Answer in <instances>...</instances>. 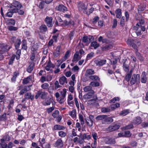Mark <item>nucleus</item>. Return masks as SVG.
<instances>
[{
  "label": "nucleus",
  "instance_id": "nucleus-57",
  "mask_svg": "<svg viewBox=\"0 0 148 148\" xmlns=\"http://www.w3.org/2000/svg\"><path fill=\"white\" fill-rule=\"evenodd\" d=\"M94 53L91 52L90 53L88 54L86 57V59L87 60H89L92 58L94 56Z\"/></svg>",
  "mask_w": 148,
  "mask_h": 148
},
{
  "label": "nucleus",
  "instance_id": "nucleus-10",
  "mask_svg": "<svg viewBox=\"0 0 148 148\" xmlns=\"http://www.w3.org/2000/svg\"><path fill=\"white\" fill-rule=\"evenodd\" d=\"M120 127V126L117 124L111 125L107 128V131L111 132L118 130Z\"/></svg>",
  "mask_w": 148,
  "mask_h": 148
},
{
  "label": "nucleus",
  "instance_id": "nucleus-29",
  "mask_svg": "<svg viewBox=\"0 0 148 148\" xmlns=\"http://www.w3.org/2000/svg\"><path fill=\"white\" fill-rule=\"evenodd\" d=\"M35 64L33 62L31 63L30 65L28 67L27 71L29 73H31L34 68Z\"/></svg>",
  "mask_w": 148,
  "mask_h": 148
},
{
  "label": "nucleus",
  "instance_id": "nucleus-32",
  "mask_svg": "<svg viewBox=\"0 0 148 148\" xmlns=\"http://www.w3.org/2000/svg\"><path fill=\"white\" fill-rule=\"evenodd\" d=\"M115 13L116 14V17L117 18H120L122 15L121 10L120 9H117L115 11Z\"/></svg>",
  "mask_w": 148,
  "mask_h": 148
},
{
  "label": "nucleus",
  "instance_id": "nucleus-31",
  "mask_svg": "<svg viewBox=\"0 0 148 148\" xmlns=\"http://www.w3.org/2000/svg\"><path fill=\"white\" fill-rule=\"evenodd\" d=\"M70 51L69 50H68L66 51L64 56L62 59V62L65 61L70 56Z\"/></svg>",
  "mask_w": 148,
  "mask_h": 148
},
{
  "label": "nucleus",
  "instance_id": "nucleus-33",
  "mask_svg": "<svg viewBox=\"0 0 148 148\" xmlns=\"http://www.w3.org/2000/svg\"><path fill=\"white\" fill-rule=\"evenodd\" d=\"M69 114L73 118L76 117V110L74 109L72 111H70L69 113Z\"/></svg>",
  "mask_w": 148,
  "mask_h": 148
},
{
  "label": "nucleus",
  "instance_id": "nucleus-54",
  "mask_svg": "<svg viewBox=\"0 0 148 148\" xmlns=\"http://www.w3.org/2000/svg\"><path fill=\"white\" fill-rule=\"evenodd\" d=\"M79 119L80 122L81 124L83 125L84 123V122L83 118V116L81 114H79Z\"/></svg>",
  "mask_w": 148,
  "mask_h": 148
},
{
  "label": "nucleus",
  "instance_id": "nucleus-19",
  "mask_svg": "<svg viewBox=\"0 0 148 148\" xmlns=\"http://www.w3.org/2000/svg\"><path fill=\"white\" fill-rule=\"evenodd\" d=\"M141 77V82L143 83H145L147 80L146 73L144 71L143 72Z\"/></svg>",
  "mask_w": 148,
  "mask_h": 148
},
{
  "label": "nucleus",
  "instance_id": "nucleus-53",
  "mask_svg": "<svg viewBox=\"0 0 148 148\" xmlns=\"http://www.w3.org/2000/svg\"><path fill=\"white\" fill-rule=\"evenodd\" d=\"M16 21L15 20L11 19L8 20V24L9 25H14Z\"/></svg>",
  "mask_w": 148,
  "mask_h": 148
},
{
  "label": "nucleus",
  "instance_id": "nucleus-23",
  "mask_svg": "<svg viewBox=\"0 0 148 148\" xmlns=\"http://www.w3.org/2000/svg\"><path fill=\"white\" fill-rule=\"evenodd\" d=\"M25 99H30L31 100H33L34 98V95H32L31 92L26 93L25 95Z\"/></svg>",
  "mask_w": 148,
  "mask_h": 148
},
{
  "label": "nucleus",
  "instance_id": "nucleus-61",
  "mask_svg": "<svg viewBox=\"0 0 148 148\" xmlns=\"http://www.w3.org/2000/svg\"><path fill=\"white\" fill-rule=\"evenodd\" d=\"M94 10V8H91L89 10L88 12H87L86 11L85 12H84V13L88 15H89L92 13Z\"/></svg>",
  "mask_w": 148,
  "mask_h": 148
},
{
  "label": "nucleus",
  "instance_id": "nucleus-58",
  "mask_svg": "<svg viewBox=\"0 0 148 148\" xmlns=\"http://www.w3.org/2000/svg\"><path fill=\"white\" fill-rule=\"evenodd\" d=\"M61 86L59 84V82L58 81H56L54 83V87L56 89H58V88H60Z\"/></svg>",
  "mask_w": 148,
  "mask_h": 148
},
{
  "label": "nucleus",
  "instance_id": "nucleus-63",
  "mask_svg": "<svg viewBox=\"0 0 148 148\" xmlns=\"http://www.w3.org/2000/svg\"><path fill=\"white\" fill-rule=\"evenodd\" d=\"M75 127L78 128V130L79 131H80L81 130V127L80 123L79 122H77L76 124Z\"/></svg>",
  "mask_w": 148,
  "mask_h": 148
},
{
  "label": "nucleus",
  "instance_id": "nucleus-43",
  "mask_svg": "<svg viewBox=\"0 0 148 148\" xmlns=\"http://www.w3.org/2000/svg\"><path fill=\"white\" fill-rule=\"evenodd\" d=\"M119 97H115L112 99L110 101V103H114L116 101H119L120 100Z\"/></svg>",
  "mask_w": 148,
  "mask_h": 148
},
{
  "label": "nucleus",
  "instance_id": "nucleus-64",
  "mask_svg": "<svg viewBox=\"0 0 148 148\" xmlns=\"http://www.w3.org/2000/svg\"><path fill=\"white\" fill-rule=\"evenodd\" d=\"M8 29L10 31H16L17 30L18 28L13 26L8 27Z\"/></svg>",
  "mask_w": 148,
  "mask_h": 148
},
{
  "label": "nucleus",
  "instance_id": "nucleus-48",
  "mask_svg": "<svg viewBox=\"0 0 148 148\" xmlns=\"http://www.w3.org/2000/svg\"><path fill=\"white\" fill-rule=\"evenodd\" d=\"M40 143V146L42 147H43V145L45 143V139L44 138H42L40 140V138L39 139V141Z\"/></svg>",
  "mask_w": 148,
  "mask_h": 148
},
{
  "label": "nucleus",
  "instance_id": "nucleus-30",
  "mask_svg": "<svg viewBox=\"0 0 148 148\" xmlns=\"http://www.w3.org/2000/svg\"><path fill=\"white\" fill-rule=\"evenodd\" d=\"M40 32L42 33L45 32L47 30L46 25L45 24H42L39 27Z\"/></svg>",
  "mask_w": 148,
  "mask_h": 148
},
{
  "label": "nucleus",
  "instance_id": "nucleus-44",
  "mask_svg": "<svg viewBox=\"0 0 148 148\" xmlns=\"http://www.w3.org/2000/svg\"><path fill=\"white\" fill-rule=\"evenodd\" d=\"M89 78L91 80H99V77L95 75H90Z\"/></svg>",
  "mask_w": 148,
  "mask_h": 148
},
{
  "label": "nucleus",
  "instance_id": "nucleus-15",
  "mask_svg": "<svg viewBox=\"0 0 148 148\" xmlns=\"http://www.w3.org/2000/svg\"><path fill=\"white\" fill-rule=\"evenodd\" d=\"M29 86H25L24 87L22 85L18 87V90H19L22 88H23L22 90H21V91L19 92V94L20 95H22L25 92L27 91H28L30 90V89H28L27 88H29Z\"/></svg>",
  "mask_w": 148,
  "mask_h": 148
},
{
  "label": "nucleus",
  "instance_id": "nucleus-24",
  "mask_svg": "<svg viewBox=\"0 0 148 148\" xmlns=\"http://www.w3.org/2000/svg\"><path fill=\"white\" fill-rule=\"evenodd\" d=\"M92 38H88L86 36H84L82 38V41L84 43H86V45H88L91 41Z\"/></svg>",
  "mask_w": 148,
  "mask_h": 148
},
{
  "label": "nucleus",
  "instance_id": "nucleus-36",
  "mask_svg": "<svg viewBox=\"0 0 148 148\" xmlns=\"http://www.w3.org/2000/svg\"><path fill=\"white\" fill-rule=\"evenodd\" d=\"M129 110H126L121 111L119 113V115L121 116H125L129 113Z\"/></svg>",
  "mask_w": 148,
  "mask_h": 148
},
{
  "label": "nucleus",
  "instance_id": "nucleus-49",
  "mask_svg": "<svg viewBox=\"0 0 148 148\" xmlns=\"http://www.w3.org/2000/svg\"><path fill=\"white\" fill-rule=\"evenodd\" d=\"M87 133H84L83 135V137L84 139H86L89 140L91 138V136L90 135H87Z\"/></svg>",
  "mask_w": 148,
  "mask_h": 148
},
{
  "label": "nucleus",
  "instance_id": "nucleus-39",
  "mask_svg": "<svg viewBox=\"0 0 148 148\" xmlns=\"http://www.w3.org/2000/svg\"><path fill=\"white\" fill-rule=\"evenodd\" d=\"M42 104L44 106H49L51 103V98L48 99L42 102Z\"/></svg>",
  "mask_w": 148,
  "mask_h": 148
},
{
  "label": "nucleus",
  "instance_id": "nucleus-62",
  "mask_svg": "<svg viewBox=\"0 0 148 148\" xmlns=\"http://www.w3.org/2000/svg\"><path fill=\"white\" fill-rule=\"evenodd\" d=\"M112 47L111 45H106L102 49L103 50H109L111 49Z\"/></svg>",
  "mask_w": 148,
  "mask_h": 148
},
{
  "label": "nucleus",
  "instance_id": "nucleus-59",
  "mask_svg": "<svg viewBox=\"0 0 148 148\" xmlns=\"http://www.w3.org/2000/svg\"><path fill=\"white\" fill-rule=\"evenodd\" d=\"M110 111V109L109 108H103L101 109V111L103 112H109Z\"/></svg>",
  "mask_w": 148,
  "mask_h": 148
},
{
  "label": "nucleus",
  "instance_id": "nucleus-56",
  "mask_svg": "<svg viewBox=\"0 0 148 148\" xmlns=\"http://www.w3.org/2000/svg\"><path fill=\"white\" fill-rule=\"evenodd\" d=\"M59 112L58 110H56L54 111L52 114V116L54 118L57 117L58 115Z\"/></svg>",
  "mask_w": 148,
  "mask_h": 148
},
{
  "label": "nucleus",
  "instance_id": "nucleus-26",
  "mask_svg": "<svg viewBox=\"0 0 148 148\" xmlns=\"http://www.w3.org/2000/svg\"><path fill=\"white\" fill-rule=\"evenodd\" d=\"M17 10L16 9H12L10 11L8 12L6 14L7 16L9 17H12L13 13L17 12Z\"/></svg>",
  "mask_w": 148,
  "mask_h": 148
},
{
  "label": "nucleus",
  "instance_id": "nucleus-17",
  "mask_svg": "<svg viewBox=\"0 0 148 148\" xmlns=\"http://www.w3.org/2000/svg\"><path fill=\"white\" fill-rule=\"evenodd\" d=\"M56 9L59 11L63 12L67 11V8L62 4L59 5L56 7Z\"/></svg>",
  "mask_w": 148,
  "mask_h": 148
},
{
  "label": "nucleus",
  "instance_id": "nucleus-60",
  "mask_svg": "<svg viewBox=\"0 0 148 148\" xmlns=\"http://www.w3.org/2000/svg\"><path fill=\"white\" fill-rule=\"evenodd\" d=\"M45 3L44 1H41L39 4V7L40 8L42 9L44 7Z\"/></svg>",
  "mask_w": 148,
  "mask_h": 148
},
{
  "label": "nucleus",
  "instance_id": "nucleus-20",
  "mask_svg": "<svg viewBox=\"0 0 148 148\" xmlns=\"http://www.w3.org/2000/svg\"><path fill=\"white\" fill-rule=\"evenodd\" d=\"M95 73L94 71L92 69H87L85 72V75L86 77L89 76L90 75H93Z\"/></svg>",
  "mask_w": 148,
  "mask_h": 148
},
{
  "label": "nucleus",
  "instance_id": "nucleus-27",
  "mask_svg": "<svg viewBox=\"0 0 148 148\" xmlns=\"http://www.w3.org/2000/svg\"><path fill=\"white\" fill-rule=\"evenodd\" d=\"M106 143L108 144H114L116 143L115 139L114 138H107L106 140Z\"/></svg>",
  "mask_w": 148,
  "mask_h": 148
},
{
  "label": "nucleus",
  "instance_id": "nucleus-11",
  "mask_svg": "<svg viewBox=\"0 0 148 148\" xmlns=\"http://www.w3.org/2000/svg\"><path fill=\"white\" fill-rule=\"evenodd\" d=\"M95 92L94 90H91L90 92L85 95L83 96V98L85 99H88L91 98L95 97V95H94Z\"/></svg>",
  "mask_w": 148,
  "mask_h": 148
},
{
  "label": "nucleus",
  "instance_id": "nucleus-46",
  "mask_svg": "<svg viewBox=\"0 0 148 148\" xmlns=\"http://www.w3.org/2000/svg\"><path fill=\"white\" fill-rule=\"evenodd\" d=\"M135 53L137 58L141 61L143 60V58L139 52H138L137 51H136L135 52Z\"/></svg>",
  "mask_w": 148,
  "mask_h": 148
},
{
  "label": "nucleus",
  "instance_id": "nucleus-52",
  "mask_svg": "<svg viewBox=\"0 0 148 148\" xmlns=\"http://www.w3.org/2000/svg\"><path fill=\"white\" fill-rule=\"evenodd\" d=\"M123 68L125 71H128L129 70V66L125 62L123 64Z\"/></svg>",
  "mask_w": 148,
  "mask_h": 148
},
{
  "label": "nucleus",
  "instance_id": "nucleus-42",
  "mask_svg": "<svg viewBox=\"0 0 148 148\" xmlns=\"http://www.w3.org/2000/svg\"><path fill=\"white\" fill-rule=\"evenodd\" d=\"M106 116V115H99L97 116L96 118V120H103Z\"/></svg>",
  "mask_w": 148,
  "mask_h": 148
},
{
  "label": "nucleus",
  "instance_id": "nucleus-4",
  "mask_svg": "<svg viewBox=\"0 0 148 148\" xmlns=\"http://www.w3.org/2000/svg\"><path fill=\"white\" fill-rule=\"evenodd\" d=\"M22 7V5L19 2L15 0L13 2L10 4V7L11 8H14L13 9H20Z\"/></svg>",
  "mask_w": 148,
  "mask_h": 148
},
{
  "label": "nucleus",
  "instance_id": "nucleus-1",
  "mask_svg": "<svg viewBox=\"0 0 148 148\" xmlns=\"http://www.w3.org/2000/svg\"><path fill=\"white\" fill-rule=\"evenodd\" d=\"M140 75L139 74H133L131 79L130 83L131 85H134L135 83L137 84L140 82Z\"/></svg>",
  "mask_w": 148,
  "mask_h": 148
},
{
  "label": "nucleus",
  "instance_id": "nucleus-2",
  "mask_svg": "<svg viewBox=\"0 0 148 148\" xmlns=\"http://www.w3.org/2000/svg\"><path fill=\"white\" fill-rule=\"evenodd\" d=\"M47 92L44 91H42V90H40L38 91L36 93L35 98L36 99H37L40 96V98L42 99H45L47 97Z\"/></svg>",
  "mask_w": 148,
  "mask_h": 148
},
{
  "label": "nucleus",
  "instance_id": "nucleus-9",
  "mask_svg": "<svg viewBox=\"0 0 148 148\" xmlns=\"http://www.w3.org/2000/svg\"><path fill=\"white\" fill-rule=\"evenodd\" d=\"M86 121L87 125L89 127H91L93 125V122L94 121V116L92 115H90L86 119Z\"/></svg>",
  "mask_w": 148,
  "mask_h": 148
},
{
  "label": "nucleus",
  "instance_id": "nucleus-7",
  "mask_svg": "<svg viewBox=\"0 0 148 148\" xmlns=\"http://www.w3.org/2000/svg\"><path fill=\"white\" fill-rule=\"evenodd\" d=\"M77 6L79 10L80 11H82L85 12L87 8V6L84 3L80 1L77 3Z\"/></svg>",
  "mask_w": 148,
  "mask_h": 148
},
{
  "label": "nucleus",
  "instance_id": "nucleus-38",
  "mask_svg": "<svg viewBox=\"0 0 148 148\" xmlns=\"http://www.w3.org/2000/svg\"><path fill=\"white\" fill-rule=\"evenodd\" d=\"M84 90L85 92H90L91 90H92V87L90 86H88L84 87Z\"/></svg>",
  "mask_w": 148,
  "mask_h": 148
},
{
  "label": "nucleus",
  "instance_id": "nucleus-18",
  "mask_svg": "<svg viewBox=\"0 0 148 148\" xmlns=\"http://www.w3.org/2000/svg\"><path fill=\"white\" fill-rule=\"evenodd\" d=\"M59 82L60 84L63 85L65 84H67L68 83L67 79L64 76L60 77L59 79Z\"/></svg>",
  "mask_w": 148,
  "mask_h": 148
},
{
  "label": "nucleus",
  "instance_id": "nucleus-41",
  "mask_svg": "<svg viewBox=\"0 0 148 148\" xmlns=\"http://www.w3.org/2000/svg\"><path fill=\"white\" fill-rule=\"evenodd\" d=\"M31 81V79L29 77L24 79L23 80V84H26L28 83L29 82Z\"/></svg>",
  "mask_w": 148,
  "mask_h": 148
},
{
  "label": "nucleus",
  "instance_id": "nucleus-51",
  "mask_svg": "<svg viewBox=\"0 0 148 148\" xmlns=\"http://www.w3.org/2000/svg\"><path fill=\"white\" fill-rule=\"evenodd\" d=\"M59 136L61 137H64L66 135V133L63 131H60L58 132Z\"/></svg>",
  "mask_w": 148,
  "mask_h": 148
},
{
  "label": "nucleus",
  "instance_id": "nucleus-12",
  "mask_svg": "<svg viewBox=\"0 0 148 148\" xmlns=\"http://www.w3.org/2000/svg\"><path fill=\"white\" fill-rule=\"evenodd\" d=\"M64 144L62 140L59 138L55 142L54 146L57 148H62Z\"/></svg>",
  "mask_w": 148,
  "mask_h": 148
},
{
  "label": "nucleus",
  "instance_id": "nucleus-40",
  "mask_svg": "<svg viewBox=\"0 0 148 148\" xmlns=\"http://www.w3.org/2000/svg\"><path fill=\"white\" fill-rule=\"evenodd\" d=\"M91 46L93 47L94 49H96L99 46V45L96 42H92L91 44Z\"/></svg>",
  "mask_w": 148,
  "mask_h": 148
},
{
  "label": "nucleus",
  "instance_id": "nucleus-13",
  "mask_svg": "<svg viewBox=\"0 0 148 148\" xmlns=\"http://www.w3.org/2000/svg\"><path fill=\"white\" fill-rule=\"evenodd\" d=\"M113 121V119L111 117H108V116L106 115L104 120L102 121V124L110 123Z\"/></svg>",
  "mask_w": 148,
  "mask_h": 148
},
{
  "label": "nucleus",
  "instance_id": "nucleus-22",
  "mask_svg": "<svg viewBox=\"0 0 148 148\" xmlns=\"http://www.w3.org/2000/svg\"><path fill=\"white\" fill-rule=\"evenodd\" d=\"M80 58L81 57L79 56V52L78 51H77L74 55L72 61L73 62H77Z\"/></svg>",
  "mask_w": 148,
  "mask_h": 148
},
{
  "label": "nucleus",
  "instance_id": "nucleus-16",
  "mask_svg": "<svg viewBox=\"0 0 148 148\" xmlns=\"http://www.w3.org/2000/svg\"><path fill=\"white\" fill-rule=\"evenodd\" d=\"M142 121L141 118L140 116L135 117L132 121V123L134 125H138L140 124Z\"/></svg>",
  "mask_w": 148,
  "mask_h": 148
},
{
  "label": "nucleus",
  "instance_id": "nucleus-37",
  "mask_svg": "<svg viewBox=\"0 0 148 148\" xmlns=\"http://www.w3.org/2000/svg\"><path fill=\"white\" fill-rule=\"evenodd\" d=\"M67 90V89L64 88L60 91V95L61 96V97H65Z\"/></svg>",
  "mask_w": 148,
  "mask_h": 148
},
{
  "label": "nucleus",
  "instance_id": "nucleus-28",
  "mask_svg": "<svg viewBox=\"0 0 148 148\" xmlns=\"http://www.w3.org/2000/svg\"><path fill=\"white\" fill-rule=\"evenodd\" d=\"M65 129V127L64 126L59 125H56L54 126L53 130H63Z\"/></svg>",
  "mask_w": 148,
  "mask_h": 148
},
{
  "label": "nucleus",
  "instance_id": "nucleus-50",
  "mask_svg": "<svg viewBox=\"0 0 148 148\" xmlns=\"http://www.w3.org/2000/svg\"><path fill=\"white\" fill-rule=\"evenodd\" d=\"M21 50L20 49H18L17 51L16 57V60H18L20 57V55L21 54Z\"/></svg>",
  "mask_w": 148,
  "mask_h": 148
},
{
  "label": "nucleus",
  "instance_id": "nucleus-55",
  "mask_svg": "<svg viewBox=\"0 0 148 148\" xmlns=\"http://www.w3.org/2000/svg\"><path fill=\"white\" fill-rule=\"evenodd\" d=\"M92 136L94 140H97L98 138V136L97 133L93 132L92 133Z\"/></svg>",
  "mask_w": 148,
  "mask_h": 148
},
{
  "label": "nucleus",
  "instance_id": "nucleus-3",
  "mask_svg": "<svg viewBox=\"0 0 148 148\" xmlns=\"http://www.w3.org/2000/svg\"><path fill=\"white\" fill-rule=\"evenodd\" d=\"M106 62V60L105 59H97L94 61V62L96 65L99 67L102 66L105 64Z\"/></svg>",
  "mask_w": 148,
  "mask_h": 148
},
{
  "label": "nucleus",
  "instance_id": "nucleus-25",
  "mask_svg": "<svg viewBox=\"0 0 148 148\" xmlns=\"http://www.w3.org/2000/svg\"><path fill=\"white\" fill-rule=\"evenodd\" d=\"M140 25H139L138 23H137L136 24V26H134L133 27V29L134 30L137 31L136 34L137 36H139L141 34V31H140Z\"/></svg>",
  "mask_w": 148,
  "mask_h": 148
},
{
  "label": "nucleus",
  "instance_id": "nucleus-47",
  "mask_svg": "<svg viewBox=\"0 0 148 148\" xmlns=\"http://www.w3.org/2000/svg\"><path fill=\"white\" fill-rule=\"evenodd\" d=\"M49 87V84L47 83H45L41 85V88L44 90H47L48 89Z\"/></svg>",
  "mask_w": 148,
  "mask_h": 148
},
{
  "label": "nucleus",
  "instance_id": "nucleus-14",
  "mask_svg": "<svg viewBox=\"0 0 148 148\" xmlns=\"http://www.w3.org/2000/svg\"><path fill=\"white\" fill-rule=\"evenodd\" d=\"M127 44L132 47L134 49L137 50V46L134 43V40L133 39H128L127 41Z\"/></svg>",
  "mask_w": 148,
  "mask_h": 148
},
{
  "label": "nucleus",
  "instance_id": "nucleus-5",
  "mask_svg": "<svg viewBox=\"0 0 148 148\" xmlns=\"http://www.w3.org/2000/svg\"><path fill=\"white\" fill-rule=\"evenodd\" d=\"M53 20L52 17L48 16H47L45 18L44 21L48 27H51L53 26Z\"/></svg>",
  "mask_w": 148,
  "mask_h": 148
},
{
  "label": "nucleus",
  "instance_id": "nucleus-45",
  "mask_svg": "<svg viewBox=\"0 0 148 148\" xmlns=\"http://www.w3.org/2000/svg\"><path fill=\"white\" fill-rule=\"evenodd\" d=\"M22 48L25 50H27V42L26 40H23L22 41Z\"/></svg>",
  "mask_w": 148,
  "mask_h": 148
},
{
  "label": "nucleus",
  "instance_id": "nucleus-35",
  "mask_svg": "<svg viewBox=\"0 0 148 148\" xmlns=\"http://www.w3.org/2000/svg\"><path fill=\"white\" fill-rule=\"evenodd\" d=\"M89 85L92 87H96L99 86V82H91Z\"/></svg>",
  "mask_w": 148,
  "mask_h": 148
},
{
  "label": "nucleus",
  "instance_id": "nucleus-8",
  "mask_svg": "<svg viewBox=\"0 0 148 148\" xmlns=\"http://www.w3.org/2000/svg\"><path fill=\"white\" fill-rule=\"evenodd\" d=\"M62 51V49H61V45H59L58 46L56 49H55L53 54L54 57L57 58L60 55Z\"/></svg>",
  "mask_w": 148,
  "mask_h": 148
},
{
  "label": "nucleus",
  "instance_id": "nucleus-34",
  "mask_svg": "<svg viewBox=\"0 0 148 148\" xmlns=\"http://www.w3.org/2000/svg\"><path fill=\"white\" fill-rule=\"evenodd\" d=\"M7 119V117L6 116V114L4 113L3 114L0 115V121H5Z\"/></svg>",
  "mask_w": 148,
  "mask_h": 148
},
{
  "label": "nucleus",
  "instance_id": "nucleus-6",
  "mask_svg": "<svg viewBox=\"0 0 148 148\" xmlns=\"http://www.w3.org/2000/svg\"><path fill=\"white\" fill-rule=\"evenodd\" d=\"M11 41L13 42L14 43V46L16 49H18L21 43V40L19 38L16 39L15 37H12L11 39Z\"/></svg>",
  "mask_w": 148,
  "mask_h": 148
},
{
  "label": "nucleus",
  "instance_id": "nucleus-21",
  "mask_svg": "<svg viewBox=\"0 0 148 148\" xmlns=\"http://www.w3.org/2000/svg\"><path fill=\"white\" fill-rule=\"evenodd\" d=\"M55 67V65L52 63L50 60H49L45 67V69L47 71H49L51 68H53Z\"/></svg>",
  "mask_w": 148,
  "mask_h": 148
}]
</instances>
